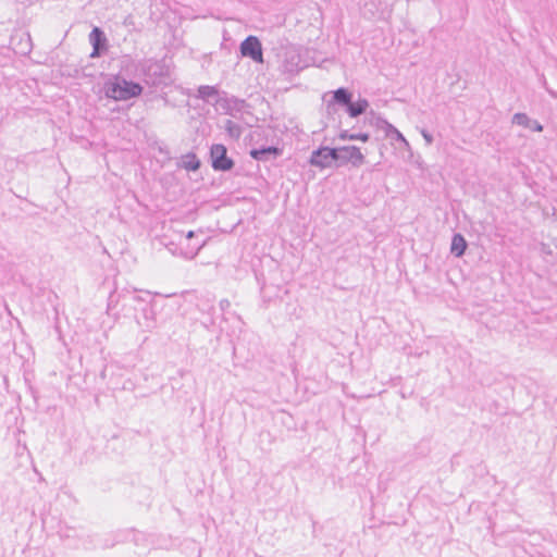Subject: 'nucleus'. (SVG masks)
Wrapping results in <instances>:
<instances>
[{"label":"nucleus","instance_id":"obj_1","mask_svg":"<svg viewBox=\"0 0 557 557\" xmlns=\"http://www.w3.org/2000/svg\"><path fill=\"white\" fill-rule=\"evenodd\" d=\"M143 92V87L138 83L125 78H116L114 83L108 84L106 95L114 100L125 101L138 97Z\"/></svg>","mask_w":557,"mask_h":557},{"label":"nucleus","instance_id":"obj_2","mask_svg":"<svg viewBox=\"0 0 557 557\" xmlns=\"http://www.w3.org/2000/svg\"><path fill=\"white\" fill-rule=\"evenodd\" d=\"M334 149L335 166L351 163L352 166L359 168L364 163V156L356 146H343Z\"/></svg>","mask_w":557,"mask_h":557},{"label":"nucleus","instance_id":"obj_3","mask_svg":"<svg viewBox=\"0 0 557 557\" xmlns=\"http://www.w3.org/2000/svg\"><path fill=\"white\" fill-rule=\"evenodd\" d=\"M243 57L250 58L257 63H263V49L261 41L256 36H248L239 47Z\"/></svg>","mask_w":557,"mask_h":557},{"label":"nucleus","instance_id":"obj_4","mask_svg":"<svg viewBox=\"0 0 557 557\" xmlns=\"http://www.w3.org/2000/svg\"><path fill=\"white\" fill-rule=\"evenodd\" d=\"M210 156L212 168L216 171H230L234 166L233 160L227 157L226 147L222 144L212 145Z\"/></svg>","mask_w":557,"mask_h":557},{"label":"nucleus","instance_id":"obj_5","mask_svg":"<svg viewBox=\"0 0 557 557\" xmlns=\"http://www.w3.org/2000/svg\"><path fill=\"white\" fill-rule=\"evenodd\" d=\"M335 149L330 147H320L313 150L309 163L320 169L332 168L335 165Z\"/></svg>","mask_w":557,"mask_h":557},{"label":"nucleus","instance_id":"obj_6","mask_svg":"<svg viewBox=\"0 0 557 557\" xmlns=\"http://www.w3.org/2000/svg\"><path fill=\"white\" fill-rule=\"evenodd\" d=\"M215 104L224 114L236 116L238 113L243 112L246 102L236 97H221L215 100Z\"/></svg>","mask_w":557,"mask_h":557},{"label":"nucleus","instance_id":"obj_7","mask_svg":"<svg viewBox=\"0 0 557 557\" xmlns=\"http://www.w3.org/2000/svg\"><path fill=\"white\" fill-rule=\"evenodd\" d=\"M352 99V94L344 87L332 91L331 99L326 102V112L332 114L336 112V106L347 107Z\"/></svg>","mask_w":557,"mask_h":557},{"label":"nucleus","instance_id":"obj_8","mask_svg":"<svg viewBox=\"0 0 557 557\" xmlns=\"http://www.w3.org/2000/svg\"><path fill=\"white\" fill-rule=\"evenodd\" d=\"M89 42L92 46V52L90 53L91 58L100 57L108 48V40L99 27H94L89 34Z\"/></svg>","mask_w":557,"mask_h":557},{"label":"nucleus","instance_id":"obj_9","mask_svg":"<svg viewBox=\"0 0 557 557\" xmlns=\"http://www.w3.org/2000/svg\"><path fill=\"white\" fill-rule=\"evenodd\" d=\"M138 324L146 331H151L157 326L156 309L151 304H147L143 310L141 315L137 320Z\"/></svg>","mask_w":557,"mask_h":557},{"label":"nucleus","instance_id":"obj_10","mask_svg":"<svg viewBox=\"0 0 557 557\" xmlns=\"http://www.w3.org/2000/svg\"><path fill=\"white\" fill-rule=\"evenodd\" d=\"M280 154L281 150L277 147L273 146L252 149L250 151L251 158L257 161H268L270 159L277 158Z\"/></svg>","mask_w":557,"mask_h":557},{"label":"nucleus","instance_id":"obj_11","mask_svg":"<svg viewBox=\"0 0 557 557\" xmlns=\"http://www.w3.org/2000/svg\"><path fill=\"white\" fill-rule=\"evenodd\" d=\"M512 123L525 128H530L534 132L543 131V125L539 121L530 119L525 113H515L512 116Z\"/></svg>","mask_w":557,"mask_h":557},{"label":"nucleus","instance_id":"obj_12","mask_svg":"<svg viewBox=\"0 0 557 557\" xmlns=\"http://www.w3.org/2000/svg\"><path fill=\"white\" fill-rule=\"evenodd\" d=\"M198 98L206 102L215 104V100L221 97L219 89L215 86L202 85L198 88Z\"/></svg>","mask_w":557,"mask_h":557},{"label":"nucleus","instance_id":"obj_13","mask_svg":"<svg viewBox=\"0 0 557 557\" xmlns=\"http://www.w3.org/2000/svg\"><path fill=\"white\" fill-rule=\"evenodd\" d=\"M369 107V101L364 98H360L358 101L352 102V99L350 100V103L346 107V111L350 117H357L361 114H363Z\"/></svg>","mask_w":557,"mask_h":557},{"label":"nucleus","instance_id":"obj_14","mask_svg":"<svg viewBox=\"0 0 557 557\" xmlns=\"http://www.w3.org/2000/svg\"><path fill=\"white\" fill-rule=\"evenodd\" d=\"M467 248V242L461 234H455L451 239L450 251L455 257H461Z\"/></svg>","mask_w":557,"mask_h":557},{"label":"nucleus","instance_id":"obj_15","mask_svg":"<svg viewBox=\"0 0 557 557\" xmlns=\"http://www.w3.org/2000/svg\"><path fill=\"white\" fill-rule=\"evenodd\" d=\"M382 122L384 124V129H385L387 137L392 138L393 140L400 141L405 146H409V143L407 141V139L394 125H392L391 123H388L385 120H383Z\"/></svg>","mask_w":557,"mask_h":557},{"label":"nucleus","instance_id":"obj_16","mask_svg":"<svg viewBox=\"0 0 557 557\" xmlns=\"http://www.w3.org/2000/svg\"><path fill=\"white\" fill-rule=\"evenodd\" d=\"M181 166L187 171H197L200 168V160L193 152L182 157Z\"/></svg>","mask_w":557,"mask_h":557},{"label":"nucleus","instance_id":"obj_17","mask_svg":"<svg viewBox=\"0 0 557 557\" xmlns=\"http://www.w3.org/2000/svg\"><path fill=\"white\" fill-rule=\"evenodd\" d=\"M302 65L299 64V57L297 54H290L284 62V70L288 73H297L302 70Z\"/></svg>","mask_w":557,"mask_h":557},{"label":"nucleus","instance_id":"obj_18","mask_svg":"<svg viewBox=\"0 0 557 557\" xmlns=\"http://www.w3.org/2000/svg\"><path fill=\"white\" fill-rule=\"evenodd\" d=\"M339 139L342 140H361L363 143H367L370 138V135L368 133H354L350 134L348 131H342L338 135Z\"/></svg>","mask_w":557,"mask_h":557},{"label":"nucleus","instance_id":"obj_19","mask_svg":"<svg viewBox=\"0 0 557 557\" xmlns=\"http://www.w3.org/2000/svg\"><path fill=\"white\" fill-rule=\"evenodd\" d=\"M225 131L227 132L228 136L234 139H238L243 133L242 126L231 120L225 122Z\"/></svg>","mask_w":557,"mask_h":557},{"label":"nucleus","instance_id":"obj_20","mask_svg":"<svg viewBox=\"0 0 557 557\" xmlns=\"http://www.w3.org/2000/svg\"><path fill=\"white\" fill-rule=\"evenodd\" d=\"M421 135L423 136L424 140L426 141V145H432L433 143V136L426 131L422 129Z\"/></svg>","mask_w":557,"mask_h":557},{"label":"nucleus","instance_id":"obj_21","mask_svg":"<svg viewBox=\"0 0 557 557\" xmlns=\"http://www.w3.org/2000/svg\"><path fill=\"white\" fill-rule=\"evenodd\" d=\"M221 311L225 312L230 307L231 302L227 299H222L219 304Z\"/></svg>","mask_w":557,"mask_h":557},{"label":"nucleus","instance_id":"obj_22","mask_svg":"<svg viewBox=\"0 0 557 557\" xmlns=\"http://www.w3.org/2000/svg\"><path fill=\"white\" fill-rule=\"evenodd\" d=\"M205 245V242H202L201 244H198L197 246H195L194 250L190 252V255L188 256V258H194L195 256L198 255V252L200 251V249L203 247Z\"/></svg>","mask_w":557,"mask_h":557},{"label":"nucleus","instance_id":"obj_23","mask_svg":"<svg viewBox=\"0 0 557 557\" xmlns=\"http://www.w3.org/2000/svg\"><path fill=\"white\" fill-rule=\"evenodd\" d=\"M543 85H544L545 89L548 91V94H549L552 97L557 98V94H556L554 90H552V89H549V88L547 87V85H546V81H545V79H544V82H543Z\"/></svg>","mask_w":557,"mask_h":557},{"label":"nucleus","instance_id":"obj_24","mask_svg":"<svg viewBox=\"0 0 557 557\" xmlns=\"http://www.w3.org/2000/svg\"><path fill=\"white\" fill-rule=\"evenodd\" d=\"M194 235H195V233H194L193 231H189V232L187 233V236H186V237H187L188 239H190L191 237H194Z\"/></svg>","mask_w":557,"mask_h":557},{"label":"nucleus","instance_id":"obj_25","mask_svg":"<svg viewBox=\"0 0 557 557\" xmlns=\"http://www.w3.org/2000/svg\"><path fill=\"white\" fill-rule=\"evenodd\" d=\"M134 299H135V300H138V301H139V300H141L140 296H138V295H135V296H134Z\"/></svg>","mask_w":557,"mask_h":557},{"label":"nucleus","instance_id":"obj_26","mask_svg":"<svg viewBox=\"0 0 557 557\" xmlns=\"http://www.w3.org/2000/svg\"><path fill=\"white\" fill-rule=\"evenodd\" d=\"M101 376H102V377H104V376H106V370H103V371L101 372Z\"/></svg>","mask_w":557,"mask_h":557}]
</instances>
